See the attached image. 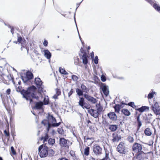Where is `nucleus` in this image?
I'll list each match as a JSON object with an SVG mask.
<instances>
[{
    "label": "nucleus",
    "mask_w": 160,
    "mask_h": 160,
    "mask_svg": "<svg viewBox=\"0 0 160 160\" xmlns=\"http://www.w3.org/2000/svg\"><path fill=\"white\" fill-rule=\"evenodd\" d=\"M83 96L86 99L92 103L95 104L97 101L96 99L89 94L85 93L83 94Z\"/></svg>",
    "instance_id": "nucleus-11"
},
{
    "label": "nucleus",
    "mask_w": 160,
    "mask_h": 160,
    "mask_svg": "<svg viewBox=\"0 0 160 160\" xmlns=\"http://www.w3.org/2000/svg\"><path fill=\"white\" fill-rule=\"evenodd\" d=\"M112 141L113 142H118L121 139V136L116 133H114L112 134Z\"/></svg>",
    "instance_id": "nucleus-14"
},
{
    "label": "nucleus",
    "mask_w": 160,
    "mask_h": 160,
    "mask_svg": "<svg viewBox=\"0 0 160 160\" xmlns=\"http://www.w3.org/2000/svg\"><path fill=\"white\" fill-rule=\"evenodd\" d=\"M10 92H11V89L10 88L8 89L6 91V93L8 95L10 94Z\"/></svg>",
    "instance_id": "nucleus-54"
},
{
    "label": "nucleus",
    "mask_w": 160,
    "mask_h": 160,
    "mask_svg": "<svg viewBox=\"0 0 160 160\" xmlns=\"http://www.w3.org/2000/svg\"><path fill=\"white\" fill-rule=\"evenodd\" d=\"M90 148L89 147H87L85 148L84 151V154L85 155L88 156L89 153Z\"/></svg>",
    "instance_id": "nucleus-31"
},
{
    "label": "nucleus",
    "mask_w": 160,
    "mask_h": 160,
    "mask_svg": "<svg viewBox=\"0 0 160 160\" xmlns=\"http://www.w3.org/2000/svg\"><path fill=\"white\" fill-rule=\"evenodd\" d=\"M142 149V146L139 143H135L132 146V149L133 151L136 152H140Z\"/></svg>",
    "instance_id": "nucleus-7"
},
{
    "label": "nucleus",
    "mask_w": 160,
    "mask_h": 160,
    "mask_svg": "<svg viewBox=\"0 0 160 160\" xmlns=\"http://www.w3.org/2000/svg\"><path fill=\"white\" fill-rule=\"evenodd\" d=\"M4 132L7 136H9L10 134L9 132L5 130L4 131Z\"/></svg>",
    "instance_id": "nucleus-51"
},
{
    "label": "nucleus",
    "mask_w": 160,
    "mask_h": 160,
    "mask_svg": "<svg viewBox=\"0 0 160 160\" xmlns=\"http://www.w3.org/2000/svg\"><path fill=\"white\" fill-rule=\"evenodd\" d=\"M86 122H87L88 123V124L90 123H91V121L89 120H87Z\"/></svg>",
    "instance_id": "nucleus-60"
},
{
    "label": "nucleus",
    "mask_w": 160,
    "mask_h": 160,
    "mask_svg": "<svg viewBox=\"0 0 160 160\" xmlns=\"http://www.w3.org/2000/svg\"><path fill=\"white\" fill-rule=\"evenodd\" d=\"M113 77L115 78H118L119 79H123V78H122V77H121V78L117 77V78L116 77H115V76H113Z\"/></svg>",
    "instance_id": "nucleus-59"
},
{
    "label": "nucleus",
    "mask_w": 160,
    "mask_h": 160,
    "mask_svg": "<svg viewBox=\"0 0 160 160\" xmlns=\"http://www.w3.org/2000/svg\"><path fill=\"white\" fill-rule=\"evenodd\" d=\"M102 149L99 146L96 144L93 147V151L94 154L97 155H100L102 152Z\"/></svg>",
    "instance_id": "nucleus-6"
},
{
    "label": "nucleus",
    "mask_w": 160,
    "mask_h": 160,
    "mask_svg": "<svg viewBox=\"0 0 160 160\" xmlns=\"http://www.w3.org/2000/svg\"><path fill=\"white\" fill-rule=\"evenodd\" d=\"M72 79L74 81H76L78 79V78L76 75H73L72 76Z\"/></svg>",
    "instance_id": "nucleus-41"
},
{
    "label": "nucleus",
    "mask_w": 160,
    "mask_h": 160,
    "mask_svg": "<svg viewBox=\"0 0 160 160\" xmlns=\"http://www.w3.org/2000/svg\"><path fill=\"white\" fill-rule=\"evenodd\" d=\"M11 150L12 152V154L13 155H15L16 154V152H15V150L14 149L13 147L12 146L11 147Z\"/></svg>",
    "instance_id": "nucleus-48"
},
{
    "label": "nucleus",
    "mask_w": 160,
    "mask_h": 160,
    "mask_svg": "<svg viewBox=\"0 0 160 160\" xmlns=\"http://www.w3.org/2000/svg\"><path fill=\"white\" fill-rule=\"evenodd\" d=\"M48 143L50 145H52L55 143V140L54 139L49 138L48 140Z\"/></svg>",
    "instance_id": "nucleus-30"
},
{
    "label": "nucleus",
    "mask_w": 160,
    "mask_h": 160,
    "mask_svg": "<svg viewBox=\"0 0 160 160\" xmlns=\"http://www.w3.org/2000/svg\"><path fill=\"white\" fill-rule=\"evenodd\" d=\"M89 160H95V159L92 157L90 158Z\"/></svg>",
    "instance_id": "nucleus-61"
},
{
    "label": "nucleus",
    "mask_w": 160,
    "mask_h": 160,
    "mask_svg": "<svg viewBox=\"0 0 160 160\" xmlns=\"http://www.w3.org/2000/svg\"><path fill=\"white\" fill-rule=\"evenodd\" d=\"M74 59L75 64L76 65H78V61H79V58H75Z\"/></svg>",
    "instance_id": "nucleus-44"
},
{
    "label": "nucleus",
    "mask_w": 160,
    "mask_h": 160,
    "mask_svg": "<svg viewBox=\"0 0 160 160\" xmlns=\"http://www.w3.org/2000/svg\"><path fill=\"white\" fill-rule=\"evenodd\" d=\"M44 104L45 105L48 104L49 103V100L47 96V98L45 97L43 100Z\"/></svg>",
    "instance_id": "nucleus-36"
},
{
    "label": "nucleus",
    "mask_w": 160,
    "mask_h": 160,
    "mask_svg": "<svg viewBox=\"0 0 160 160\" xmlns=\"http://www.w3.org/2000/svg\"><path fill=\"white\" fill-rule=\"evenodd\" d=\"M101 88L104 94L106 96L108 95L109 93V91L108 87L104 83L102 84L101 86Z\"/></svg>",
    "instance_id": "nucleus-12"
},
{
    "label": "nucleus",
    "mask_w": 160,
    "mask_h": 160,
    "mask_svg": "<svg viewBox=\"0 0 160 160\" xmlns=\"http://www.w3.org/2000/svg\"><path fill=\"white\" fill-rule=\"evenodd\" d=\"M16 91L18 92H20L23 95V97L27 100H29L30 103L32 101L31 98H36L37 99L38 98V96L36 95V88L34 86L28 88L27 90H22L21 87L19 86L16 88Z\"/></svg>",
    "instance_id": "nucleus-1"
},
{
    "label": "nucleus",
    "mask_w": 160,
    "mask_h": 160,
    "mask_svg": "<svg viewBox=\"0 0 160 160\" xmlns=\"http://www.w3.org/2000/svg\"><path fill=\"white\" fill-rule=\"evenodd\" d=\"M58 95H57V94H55L53 96V98L55 99H57L58 98Z\"/></svg>",
    "instance_id": "nucleus-56"
},
{
    "label": "nucleus",
    "mask_w": 160,
    "mask_h": 160,
    "mask_svg": "<svg viewBox=\"0 0 160 160\" xmlns=\"http://www.w3.org/2000/svg\"><path fill=\"white\" fill-rule=\"evenodd\" d=\"M56 94L58 96H59L60 95L61 92L60 90L59 89H56Z\"/></svg>",
    "instance_id": "nucleus-46"
},
{
    "label": "nucleus",
    "mask_w": 160,
    "mask_h": 160,
    "mask_svg": "<svg viewBox=\"0 0 160 160\" xmlns=\"http://www.w3.org/2000/svg\"><path fill=\"white\" fill-rule=\"evenodd\" d=\"M48 138V134H46L44 137H42L41 138V140H43V142H45L47 141Z\"/></svg>",
    "instance_id": "nucleus-33"
},
{
    "label": "nucleus",
    "mask_w": 160,
    "mask_h": 160,
    "mask_svg": "<svg viewBox=\"0 0 160 160\" xmlns=\"http://www.w3.org/2000/svg\"><path fill=\"white\" fill-rule=\"evenodd\" d=\"M74 21H75V23L76 24V27H77V29L78 30V35H79V38L81 40V37L80 35H79V32H78V28H77V24H76V20H75V14H74Z\"/></svg>",
    "instance_id": "nucleus-52"
},
{
    "label": "nucleus",
    "mask_w": 160,
    "mask_h": 160,
    "mask_svg": "<svg viewBox=\"0 0 160 160\" xmlns=\"http://www.w3.org/2000/svg\"><path fill=\"white\" fill-rule=\"evenodd\" d=\"M48 148L43 145H40L38 148V152L41 158H44L47 156Z\"/></svg>",
    "instance_id": "nucleus-3"
},
{
    "label": "nucleus",
    "mask_w": 160,
    "mask_h": 160,
    "mask_svg": "<svg viewBox=\"0 0 160 160\" xmlns=\"http://www.w3.org/2000/svg\"><path fill=\"white\" fill-rule=\"evenodd\" d=\"M48 41L45 39L44 41L43 42V45L45 47H47L48 46Z\"/></svg>",
    "instance_id": "nucleus-50"
},
{
    "label": "nucleus",
    "mask_w": 160,
    "mask_h": 160,
    "mask_svg": "<svg viewBox=\"0 0 160 160\" xmlns=\"http://www.w3.org/2000/svg\"><path fill=\"white\" fill-rule=\"evenodd\" d=\"M128 140L130 142H132L134 141V139L133 137L131 136H129L128 138Z\"/></svg>",
    "instance_id": "nucleus-39"
},
{
    "label": "nucleus",
    "mask_w": 160,
    "mask_h": 160,
    "mask_svg": "<svg viewBox=\"0 0 160 160\" xmlns=\"http://www.w3.org/2000/svg\"><path fill=\"white\" fill-rule=\"evenodd\" d=\"M122 112L125 115L129 116L130 114V112L129 111L126 109H123L122 110Z\"/></svg>",
    "instance_id": "nucleus-22"
},
{
    "label": "nucleus",
    "mask_w": 160,
    "mask_h": 160,
    "mask_svg": "<svg viewBox=\"0 0 160 160\" xmlns=\"http://www.w3.org/2000/svg\"><path fill=\"white\" fill-rule=\"evenodd\" d=\"M83 63L86 65L88 62V56L86 53H84L82 56Z\"/></svg>",
    "instance_id": "nucleus-18"
},
{
    "label": "nucleus",
    "mask_w": 160,
    "mask_h": 160,
    "mask_svg": "<svg viewBox=\"0 0 160 160\" xmlns=\"http://www.w3.org/2000/svg\"><path fill=\"white\" fill-rule=\"evenodd\" d=\"M70 154L72 157H74L75 156V153L74 152L72 151H71L70 152Z\"/></svg>",
    "instance_id": "nucleus-53"
},
{
    "label": "nucleus",
    "mask_w": 160,
    "mask_h": 160,
    "mask_svg": "<svg viewBox=\"0 0 160 160\" xmlns=\"http://www.w3.org/2000/svg\"><path fill=\"white\" fill-rule=\"evenodd\" d=\"M23 41L22 38L20 36H18V41L19 42L22 44V42Z\"/></svg>",
    "instance_id": "nucleus-42"
},
{
    "label": "nucleus",
    "mask_w": 160,
    "mask_h": 160,
    "mask_svg": "<svg viewBox=\"0 0 160 160\" xmlns=\"http://www.w3.org/2000/svg\"><path fill=\"white\" fill-rule=\"evenodd\" d=\"M148 116L150 117V118H152V114H148Z\"/></svg>",
    "instance_id": "nucleus-63"
},
{
    "label": "nucleus",
    "mask_w": 160,
    "mask_h": 160,
    "mask_svg": "<svg viewBox=\"0 0 160 160\" xmlns=\"http://www.w3.org/2000/svg\"><path fill=\"white\" fill-rule=\"evenodd\" d=\"M83 0H82V1L79 3H78V4H77V5L78 6V7L77 8H76V10L77 9V8H78V7H79V5H80V4H81V2H82V1H83Z\"/></svg>",
    "instance_id": "nucleus-62"
},
{
    "label": "nucleus",
    "mask_w": 160,
    "mask_h": 160,
    "mask_svg": "<svg viewBox=\"0 0 160 160\" xmlns=\"http://www.w3.org/2000/svg\"><path fill=\"white\" fill-rule=\"evenodd\" d=\"M43 104V103L42 102H37L35 104V108L37 109H40L42 108Z\"/></svg>",
    "instance_id": "nucleus-19"
},
{
    "label": "nucleus",
    "mask_w": 160,
    "mask_h": 160,
    "mask_svg": "<svg viewBox=\"0 0 160 160\" xmlns=\"http://www.w3.org/2000/svg\"><path fill=\"white\" fill-rule=\"evenodd\" d=\"M155 93L154 92H152L151 93H150L148 95V99H151L153 98L154 94Z\"/></svg>",
    "instance_id": "nucleus-38"
},
{
    "label": "nucleus",
    "mask_w": 160,
    "mask_h": 160,
    "mask_svg": "<svg viewBox=\"0 0 160 160\" xmlns=\"http://www.w3.org/2000/svg\"><path fill=\"white\" fill-rule=\"evenodd\" d=\"M108 116L111 120L112 121H116L117 119V116L113 112H111L108 113Z\"/></svg>",
    "instance_id": "nucleus-16"
},
{
    "label": "nucleus",
    "mask_w": 160,
    "mask_h": 160,
    "mask_svg": "<svg viewBox=\"0 0 160 160\" xmlns=\"http://www.w3.org/2000/svg\"><path fill=\"white\" fill-rule=\"evenodd\" d=\"M83 92L81 89L79 88H77L76 89V92L79 96H82L83 94Z\"/></svg>",
    "instance_id": "nucleus-28"
},
{
    "label": "nucleus",
    "mask_w": 160,
    "mask_h": 160,
    "mask_svg": "<svg viewBox=\"0 0 160 160\" xmlns=\"http://www.w3.org/2000/svg\"><path fill=\"white\" fill-rule=\"evenodd\" d=\"M79 105L83 108L88 109V106L84 102V99L83 98L80 97L79 101L78 102Z\"/></svg>",
    "instance_id": "nucleus-13"
},
{
    "label": "nucleus",
    "mask_w": 160,
    "mask_h": 160,
    "mask_svg": "<svg viewBox=\"0 0 160 160\" xmlns=\"http://www.w3.org/2000/svg\"><path fill=\"white\" fill-rule=\"evenodd\" d=\"M60 160H69L66 158H61L59 159Z\"/></svg>",
    "instance_id": "nucleus-57"
},
{
    "label": "nucleus",
    "mask_w": 160,
    "mask_h": 160,
    "mask_svg": "<svg viewBox=\"0 0 160 160\" xmlns=\"http://www.w3.org/2000/svg\"><path fill=\"white\" fill-rule=\"evenodd\" d=\"M98 57L97 56H96L93 60V61L95 64H97L98 63Z\"/></svg>",
    "instance_id": "nucleus-40"
},
{
    "label": "nucleus",
    "mask_w": 160,
    "mask_h": 160,
    "mask_svg": "<svg viewBox=\"0 0 160 160\" xmlns=\"http://www.w3.org/2000/svg\"><path fill=\"white\" fill-rule=\"evenodd\" d=\"M101 79L102 81L103 82L105 81L106 80V78L103 75H101Z\"/></svg>",
    "instance_id": "nucleus-45"
},
{
    "label": "nucleus",
    "mask_w": 160,
    "mask_h": 160,
    "mask_svg": "<svg viewBox=\"0 0 160 160\" xmlns=\"http://www.w3.org/2000/svg\"><path fill=\"white\" fill-rule=\"evenodd\" d=\"M81 88L82 90L84 92L88 93L89 91V90L87 89L86 87L84 84H82L81 85Z\"/></svg>",
    "instance_id": "nucleus-25"
},
{
    "label": "nucleus",
    "mask_w": 160,
    "mask_h": 160,
    "mask_svg": "<svg viewBox=\"0 0 160 160\" xmlns=\"http://www.w3.org/2000/svg\"><path fill=\"white\" fill-rule=\"evenodd\" d=\"M152 110L156 115H160V107L154 108Z\"/></svg>",
    "instance_id": "nucleus-27"
},
{
    "label": "nucleus",
    "mask_w": 160,
    "mask_h": 160,
    "mask_svg": "<svg viewBox=\"0 0 160 160\" xmlns=\"http://www.w3.org/2000/svg\"><path fill=\"white\" fill-rule=\"evenodd\" d=\"M89 112L91 116L95 118H98L99 114L100 113L99 112H98V111L92 109L89 110Z\"/></svg>",
    "instance_id": "nucleus-15"
},
{
    "label": "nucleus",
    "mask_w": 160,
    "mask_h": 160,
    "mask_svg": "<svg viewBox=\"0 0 160 160\" xmlns=\"http://www.w3.org/2000/svg\"><path fill=\"white\" fill-rule=\"evenodd\" d=\"M144 133L145 134L148 136H150L152 135V132L149 128H147L144 130Z\"/></svg>",
    "instance_id": "nucleus-23"
},
{
    "label": "nucleus",
    "mask_w": 160,
    "mask_h": 160,
    "mask_svg": "<svg viewBox=\"0 0 160 160\" xmlns=\"http://www.w3.org/2000/svg\"><path fill=\"white\" fill-rule=\"evenodd\" d=\"M96 108L97 111H98V112L100 113L102 110V108L100 106L99 104H96Z\"/></svg>",
    "instance_id": "nucleus-32"
},
{
    "label": "nucleus",
    "mask_w": 160,
    "mask_h": 160,
    "mask_svg": "<svg viewBox=\"0 0 160 160\" xmlns=\"http://www.w3.org/2000/svg\"><path fill=\"white\" fill-rule=\"evenodd\" d=\"M125 144L123 142H121L118 145L117 148V151L120 153L124 154L126 152L125 151Z\"/></svg>",
    "instance_id": "nucleus-9"
},
{
    "label": "nucleus",
    "mask_w": 160,
    "mask_h": 160,
    "mask_svg": "<svg viewBox=\"0 0 160 160\" xmlns=\"http://www.w3.org/2000/svg\"><path fill=\"white\" fill-rule=\"evenodd\" d=\"M100 160H108V155L106 154L105 157Z\"/></svg>",
    "instance_id": "nucleus-55"
},
{
    "label": "nucleus",
    "mask_w": 160,
    "mask_h": 160,
    "mask_svg": "<svg viewBox=\"0 0 160 160\" xmlns=\"http://www.w3.org/2000/svg\"><path fill=\"white\" fill-rule=\"evenodd\" d=\"M91 56L92 57V56H94V53L93 52H92L91 53Z\"/></svg>",
    "instance_id": "nucleus-64"
},
{
    "label": "nucleus",
    "mask_w": 160,
    "mask_h": 160,
    "mask_svg": "<svg viewBox=\"0 0 160 160\" xmlns=\"http://www.w3.org/2000/svg\"><path fill=\"white\" fill-rule=\"evenodd\" d=\"M152 6L154 9L160 13V6L154 0H145Z\"/></svg>",
    "instance_id": "nucleus-4"
},
{
    "label": "nucleus",
    "mask_w": 160,
    "mask_h": 160,
    "mask_svg": "<svg viewBox=\"0 0 160 160\" xmlns=\"http://www.w3.org/2000/svg\"><path fill=\"white\" fill-rule=\"evenodd\" d=\"M58 132L60 134H63V130L62 128H58Z\"/></svg>",
    "instance_id": "nucleus-43"
},
{
    "label": "nucleus",
    "mask_w": 160,
    "mask_h": 160,
    "mask_svg": "<svg viewBox=\"0 0 160 160\" xmlns=\"http://www.w3.org/2000/svg\"><path fill=\"white\" fill-rule=\"evenodd\" d=\"M116 112L119 113L121 109V106L119 104H116L114 107Z\"/></svg>",
    "instance_id": "nucleus-26"
},
{
    "label": "nucleus",
    "mask_w": 160,
    "mask_h": 160,
    "mask_svg": "<svg viewBox=\"0 0 160 160\" xmlns=\"http://www.w3.org/2000/svg\"><path fill=\"white\" fill-rule=\"evenodd\" d=\"M45 56L48 59H49L51 58V54L48 50L45 49L43 51Z\"/></svg>",
    "instance_id": "nucleus-17"
},
{
    "label": "nucleus",
    "mask_w": 160,
    "mask_h": 160,
    "mask_svg": "<svg viewBox=\"0 0 160 160\" xmlns=\"http://www.w3.org/2000/svg\"><path fill=\"white\" fill-rule=\"evenodd\" d=\"M69 142L68 140H66L64 138H60L59 139V144L62 147L69 148Z\"/></svg>",
    "instance_id": "nucleus-10"
},
{
    "label": "nucleus",
    "mask_w": 160,
    "mask_h": 160,
    "mask_svg": "<svg viewBox=\"0 0 160 160\" xmlns=\"http://www.w3.org/2000/svg\"><path fill=\"white\" fill-rule=\"evenodd\" d=\"M149 107L145 106H142L141 108L137 109V110L140 112H143L146 109L149 110Z\"/></svg>",
    "instance_id": "nucleus-21"
},
{
    "label": "nucleus",
    "mask_w": 160,
    "mask_h": 160,
    "mask_svg": "<svg viewBox=\"0 0 160 160\" xmlns=\"http://www.w3.org/2000/svg\"><path fill=\"white\" fill-rule=\"evenodd\" d=\"M56 119L53 116L49 114L48 117V121L44 120L42 121L41 123L44 126L48 124V126L47 128V132H48L52 127H57L60 124V122L56 123Z\"/></svg>",
    "instance_id": "nucleus-2"
},
{
    "label": "nucleus",
    "mask_w": 160,
    "mask_h": 160,
    "mask_svg": "<svg viewBox=\"0 0 160 160\" xmlns=\"http://www.w3.org/2000/svg\"><path fill=\"white\" fill-rule=\"evenodd\" d=\"M73 92V89H72L68 93V97H70L71 96V95H72Z\"/></svg>",
    "instance_id": "nucleus-49"
},
{
    "label": "nucleus",
    "mask_w": 160,
    "mask_h": 160,
    "mask_svg": "<svg viewBox=\"0 0 160 160\" xmlns=\"http://www.w3.org/2000/svg\"><path fill=\"white\" fill-rule=\"evenodd\" d=\"M128 105L133 108H134V107L135 106V105H134V102H129L128 104Z\"/></svg>",
    "instance_id": "nucleus-47"
},
{
    "label": "nucleus",
    "mask_w": 160,
    "mask_h": 160,
    "mask_svg": "<svg viewBox=\"0 0 160 160\" xmlns=\"http://www.w3.org/2000/svg\"><path fill=\"white\" fill-rule=\"evenodd\" d=\"M140 115H139L138 116H137L136 118L137 121L138 123V129H139L140 128V127L142 125L141 122V121L140 119Z\"/></svg>",
    "instance_id": "nucleus-24"
},
{
    "label": "nucleus",
    "mask_w": 160,
    "mask_h": 160,
    "mask_svg": "<svg viewBox=\"0 0 160 160\" xmlns=\"http://www.w3.org/2000/svg\"><path fill=\"white\" fill-rule=\"evenodd\" d=\"M152 118L149 117L147 116L146 118L145 119V120L146 121V123H151V120Z\"/></svg>",
    "instance_id": "nucleus-34"
},
{
    "label": "nucleus",
    "mask_w": 160,
    "mask_h": 160,
    "mask_svg": "<svg viewBox=\"0 0 160 160\" xmlns=\"http://www.w3.org/2000/svg\"><path fill=\"white\" fill-rule=\"evenodd\" d=\"M159 107H160L158 106V103L157 102H156L155 103L154 105H152L151 109L153 110V109H154V108H157Z\"/></svg>",
    "instance_id": "nucleus-37"
},
{
    "label": "nucleus",
    "mask_w": 160,
    "mask_h": 160,
    "mask_svg": "<svg viewBox=\"0 0 160 160\" xmlns=\"http://www.w3.org/2000/svg\"><path fill=\"white\" fill-rule=\"evenodd\" d=\"M109 129L112 132H114L117 129L118 126L116 125H110L109 126Z\"/></svg>",
    "instance_id": "nucleus-20"
},
{
    "label": "nucleus",
    "mask_w": 160,
    "mask_h": 160,
    "mask_svg": "<svg viewBox=\"0 0 160 160\" xmlns=\"http://www.w3.org/2000/svg\"><path fill=\"white\" fill-rule=\"evenodd\" d=\"M137 158L138 160H143L144 157L142 156L140 153H139L138 154Z\"/></svg>",
    "instance_id": "nucleus-35"
},
{
    "label": "nucleus",
    "mask_w": 160,
    "mask_h": 160,
    "mask_svg": "<svg viewBox=\"0 0 160 160\" xmlns=\"http://www.w3.org/2000/svg\"><path fill=\"white\" fill-rule=\"evenodd\" d=\"M11 32L12 34H13L14 33V29L13 28H12L11 30Z\"/></svg>",
    "instance_id": "nucleus-58"
},
{
    "label": "nucleus",
    "mask_w": 160,
    "mask_h": 160,
    "mask_svg": "<svg viewBox=\"0 0 160 160\" xmlns=\"http://www.w3.org/2000/svg\"><path fill=\"white\" fill-rule=\"evenodd\" d=\"M33 77L32 73L29 71L27 72L25 76H21L22 80L24 83L26 82L28 80L32 79Z\"/></svg>",
    "instance_id": "nucleus-5"
},
{
    "label": "nucleus",
    "mask_w": 160,
    "mask_h": 160,
    "mask_svg": "<svg viewBox=\"0 0 160 160\" xmlns=\"http://www.w3.org/2000/svg\"><path fill=\"white\" fill-rule=\"evenodd\" d=\"M59 72L61 74L64 75H67L68 74V72L65 71L64 69L61 67L59 68Z\"/></svg>",
    "instance_id": "nucleus-29"
},
{
    "label": "nucleus",
    "mask_w": 160,
    "mask_h": 160,
    "mask_svg": "<svg viewBox=\"0 0 160 160\" xmlns=\"http://www.w3.org/2000/svg\"><path fill=\"white\" fill-rule=\"evenodd\" d=\"M35 82L37 87L38 88L39 91L42 92L43 86L41 79L39 78H36L35 79Z\"/></svg>",
    "instance_id": "nucleus-8"
}]
</instances>
